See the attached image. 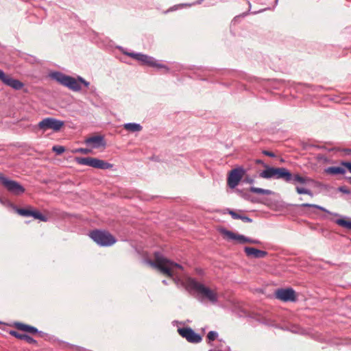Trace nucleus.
Here are the masks:
<instances>
[{
  "label": "nucleus",
  "instance_id": "4c0bfd02",
  "mask_svg": "<svg viewBox=\"0 0 351 351\" xmlns=\"http://www.w3.org/2000/svg\"><path fill=\"white\" fill-rule=\"evenodd\" d=\"M256 164H262V165H263V166L265 165V164H264V162H263V160H260V159L256 160Z\"/></svg>",
  "mask_w": 351,
  "mask_h": 351
},
{
  "label": "nucleus",
  "instance_id": "4be33fe9",
  "mask_svg": "<svg viewBox=\"0 0 351 351\" xmlns=\"http://www.w3.org/2000/svg\"><path fill=\"white\" fill-rule=\"evenodd\" d=\"M123 128L132 132H140L142 130L143 127L139 123H128L123 125Z\"/></svg>",
  "mask_w": 351,
  "mask_h": 351
},
{
  "label": "nucleus",
  "instance_id": "1a4fd4ad",
  "mask_svg": "<svg viewBox=\"0 0 351 351\" xmlns=\"http://www.w3.org/2000/svg\"><path fill=\"white\" fill-rule=\"evenodd\" d=\"M274 294L276 298L283 302H295L297 300L295 291L292 288L278 289Z\"/></svg>",
  "mask_w": 351,
  "mask_h": 351
},
{
  "label": "nucleus",
  "instance_id": "b1692460",
  "mask_svg": "<svg viewBox=\"0 0 351 351\" xmlns=\"http://www.w3.org/2000/svg\"><path fill=\"white\" fill-rule=\"evenodd\" d=\"M301 207H304V208H306V207H312V208H315L317 209H319L322 211H324L325 213H327L330 215H335V216H339V215L337 213H332L331 212H330L329 210H328L327 209H326L325 208L322 207V206H320L319 205H316V204H308V203H304V204H302L300 205Z\"/></svg>",
  "mask_w": 351,
  "mask_h": 351
},
{
  "label": "nucleus",
  "instance_id": "bb28decb",
  "mask_svg": "<svg viewBox=\"0 0 351 351\" xmlns=\"http://www.w3.org/2000/svg\"><path fill=\"white\" fill-rule=\"evenodd\" d=\"M295 191H296V192L298 194H306V195H309L311 197H313V192L311 190H309V189H305V188L297 186L295 187Z\"/></svg>",
  "mask_w": 351,
  "mask_h": 351
},
{
  "label": "nucleus",
  "instance_id": "c85d7f7f",
  "mask_svg": "<svg viewBox=\"0 0 351 351\" xmlns=\"http://www.w3.org/2000/svg\"><path fill=\"white\" fill-rule=\"evenodd\" d=\"M52 151L56 152V154L60 155L64 152L65 148H64V147L61 146V145H54L52 147Z\"/></svg>",
  "mask_w": 351,
  "mask_h": 351
},
{
  "label": "nucleus",
  "instance_id": "6e6552de",
  "mask_svg": "<svg viewBox=\"0 0 351 351\" xmlns=\"http://www.w3.org/2000/svg\"><path fill=\"white\" fill-rule=\"evenodd\" d=\"M63 125L64 121L51 117L45 118L38 124L39 129L43 131L51 129L55 132L59 131Z\"/></svg>",
  "mask_w": 351,
  "mask_h": 351
},
{
  "label": "nucleus",
  "instance_id": "20e7f679",
  "mask_svg": "<svg viewBox=\"0 0 351 351\" xmlns=\"http://www.w3.org/2000/svg\"><path fill=\"white\" fill-rule=\"evenodd\" d=\"M186 289L189 291H194L199 295L208 299L212 303H216L218 298L215 292L205 287L202 283L199 282L195 278H190L186 282Z\"/></svg>",
  "mask_w": 351,
  "mask_h": 351
},
{
  "label": "nucleus",
  "instance_id": "a211bd4d",
  "mask_svg": "<svg viewBox=\"0 0 351 351\" xmlns=\"http://www.w3.org/2000/svg\"><path fill=\"white\" fill-rule=\"evenodd\" d=\"M9 333L10 335L16 337L18 339L25 340L26 342H27L29 344H36L37 343V341L35 340L34 338H32V337H30L28 335L21 334L15 330H10Z\"/></svg>",
  "mask_w": 351,
  "mask_h": 351
},
{
  "label": "nucleus",
  "instance_id": "412c9836",
  "mask_svg": "<svg viewBox=\"0 0 351 351\" xmlns=\"http://www.w3.org/2000/svg\"><path fill=\"white\" fill-rule=\"evenodd\" d=\"M228 213L234 219H241L245 223H250L252 221V219L247 216L240 215L234 210H228Z\"/></svg>",
  "mask_w": 351,
  "mask_h": 351
},
{
  "label": "nucleus",
  "instance_id": "473e14b6",
  "mask_svg": "<svg viewBox=\"0 0 351 351\" xmlns=\"http://www.w3.org/2000/svg\"><path fill=\"white\" fill-rule=\"evenodd\" d=\"M263 154L265 155V156H269V157H275V154L274 153L271 152H269V151H267V150H263Z\"/></svg>",
  "mask_w": 351,
  "mask_h": 351
},
{
  "label": "nucleus",
  "instance_id": "f8f14e48",
  "mask_svg": "<svg viewBox=\"0 0 351 351\" xmlns=\"http://www.w3.org/2000/svg\"><path fill=\"white\" fill-rule=\"evenodd\" d=\"M16 213L23 217H33L34 219H39L41 221L46 222L48 218L37 210L28 208H16Z\"/></svg>",
  "mask_w": 351,
  "mask_h": 351
},
{
  "label": "nucleus",
  "instance_id": "58836bf2",
  "mask_svg": "<svg viewBox=\"0 0 351 351\" xmlns=\"http://www.w3.org/2000/svg\"><path fill=\"white\" fill-rule=\"evenodd\" d=\"M249 196H250V195H247V194H245V195H244V197H245V199H249Z\"/></svg>",
  "mask_w": 351,
  "mask_h": 351
},
{
  "label": "nucleus",
  "instance_id": "9b49d317",
  "mask_svg": "<svg viewBox=\"0 0 351 351\" xmlns=\"http://www.w3.org/2000/svg\"><path fill=\"white\" fill-rule=\"evenodd\" d=\"M244 172V169L241 167L234 169L230 172L228 178V184L230 188L234 189L239 184Z\"/></svg>",
  "mask_w": 351,
  "mask_h": 351
},
{
  "label": "nucleus",
  "instance_id": "7c9ffc66",
  "mask_svg": "<svg viewBox=\"0 0 351 351\" xmlns=\"http://www.w3.org/2000/svg\"><path fill=\"white\" fill-rule=\"evenodd\" d=\"M75 152H80L83 154H88L90 152V150L86 148H79L75 150Z\"/></svg>",
  "mask_w": 351,
  "mask_h": 351
},
{
  "label": "nucleus",
  "instance_id": "39448f33",
  "mask_svg": "<svg viewBox=\"0 0 351 351\" xmlns=\"http://www.w3.org/2000/svg\"><path fill=\"white\" fill-rule=\"evenodd\" d=\"M89 236L100 246H110L117 241L113 235L106 230H94L90 232Z\"/></svg>",
  "mask_w": 351,
  "mask_h": 351
},
{
  "label": "nucleus",
  "instance_id": "5701e85b",
  "mask_svg": "<svg viewBox=\"0 0 351 351\" xmlns=\"http://www.w3.org/2000/svg\"><path fill=\"white\" fill-rule=\"evenodd\" d=\"M94 158H95L90 157L76 158V162L80 165H87L93 167Z\"/></svg>",
  "mask_w": 351,
  "mask_h": 351
},
{
  "label": "nucleus",
  "instance_id": "2eb2a0df",
  "mask_svg": "<svg viewBox=\"0 0 351 351\" xmlns=\"http://www.w3.org/2000/svg\"><path fill=\"white\" fill-rule=\"evenodd\" d=\"M244 252L246 256L250 258H261L267 255V252L266 251L258 250L252 247H245Z\"/></svg>",
  "mask_w": 351,
  "mask_h": 351
},
{
  "label": "nucleus",
  "instance_id": "2f4dec72",
  "mask_svg": "<svg viewBox=\"0 0 351 351\" xmlns=\"http://www.w3.org/2000/svg\"><path fill=\"white\" fill-rule=\"evenodd\" d=\"M341 165L346 167L350 173H351V162H342Z\"/></svg>",
  "mask_w": 351,
  "mask_h": 351
},
{
  "label": "nucleus",
  "instance_id": "4468645a",
  "mask_svg": "<svg viewBox=\"0 0 351 351\" xmlns=\"http://www.w3.org/2000/svg\"><path fill=\"white\" fill-rule=\"evenodd\" d=\"M3 82L5 85L12 88L16 90H19L22 89L24 86V84L22 82H21L19 80L11 77L10 75H6L5 73L4 77L3 78Z\"/></svg>",
  "mask_w": 351,
  "mask_h": 351
},
{
  "label": "nucleus",
  "instance_id": "7ed1b4c3",
  "mask_svg": "<svg viewBox=\"0 0 351 351\" xmlns=\"http://www.w3.org/2000/svg\"><path fill=\"white\" fill-rule=\"evenodd\" d=\"M49 75L53 80L73 91L80 90L82 89L81 84H83L86 87H88L90 84L88 82L82 77H78L77 79H75L59 71L52 72Z\"/></svg>",
  "mask_w": 351,
  "mask_h": 351
},
{
  "label": "nucleus",
  "instance_id": "ddd939ff",
  "mask_svg": "<svg viewBox=\"0 0 351 351\" xmlns=\"http://www.w3.org/2000/svg\"><path fill=\"white\" fill-rule=\"evenodd\" d=\"M221 232L226 237L228 240L236 241L238 243L244 244L249 241V237L242 234H236L232 231L223 229Z\"/></svg>",
  "mask_w": 351,
  "mask_h": 351
},
{
  "label": "nucleus",
  "instance_id": "423d86ee",
  "mask_svg": "<svg viewBox=\"0 0 351 351\" xmlns=\"http://www.w3.org/2000/svg\"><path fill=\"white\" fill-rule=\"evenodd\" d=\"M0 182L10 193L19 195L25 192V188L19 182L12 180L0 173Z\"/></svg>",
  "mask_w": 351,
  "mask_h": 351
},
{
  "label": "nucleus",
  "instance_id": "cd10ccee",
  "mask_svg": "<svg viewBox=\"0 0 351 351\" xmlns=\"http://www.w3.org/2000/svg\"><path fill=\"white\" fill-rule=\"evenodd\" d=\"M218 337V333L216 331H210L207 335L208 344L212 346L211 341H215Z\"/></svg>",
  "mask_w": 351,
  "mask_h": 351
},
{
  "label": "nucleus",
  "instance_id": "9d476101",
  "mask_svg": "<svg viewBox=\"0 0 351 351\" xmlns=\"http://www.w3.org/2000/svg\"><path fill=\"white\" fill-rule=\"evenodd\" d=\"M178 333L184 338H185L189 342L193 343H197L202 341V337L195 332V331L188 327L180 328L178 329Z\"/></svg>",
  "mask_w": 351,
  "mask_h": 351
},
{
  "label": "nucleus",
  "instance_id": "aec40b11",
  "mask_svg": "<svg viewBox=\"0 0 351 351\" xmlns=\"http://www.w3.org/2000/svg\"><path fill=\"white\" fill-rule=\"evenodd\" d=\"M325 172L331 175H343L346 169L341 167H329L325 169Z\"/></svg>",
  "mask_w": 351,
  "mask_h": 351
},
{
  "label": "nucleus",
  "instance_id": "c9c22d12",
  "mask_svg": "<svg viewBox=\"0 0 351 351\" xmlns=\"http://www.w3.org/2000/svg\"><path fill=\"white\" fill-rule=\"evenodd\" d=\"M203 1L204 0H197L195 2H194L191 4H189V5L191 6V5H193L201 4L203 2Z\"/></svg>",
  "mask_w": 351,
  "mask_h": 351
},
{
  "label": "nucleus",
  "instance_id": "f03ea898",
  "mask_svg": "<svg viewBox=\"0 0 351 351\" xmlns=\"http://www.w3.org/2000/svg\"><path fill=\"white\" fill-rule=\"evenodd\" d=\"M154 261H149L148 263L152 267L158 269L162 273L166 274L169 277H173V270L174 269H182L181 265L174 263L171 260L165 258L163 255L157 252L154 253Z\"/></svg>",
  "mask_w": 351,
  "mask_h": 351
},
{
  "label": "nucleus",
  "instance_id": "a19ab883",
  "mask_svg": "<svg viewBox=\"0 0 351 351\" xmlns=\"http://www.w3.org/2000/svg\"><path fill=\"white\" fill-rule=\"evenodd\" d=\"M348 180H349L350 183L351 184V177L348 178Z\"/></svg>",
  "mask_w": 351,
  "mask_h": 351
},
{
  "label": "nucleus",
  "instance_id": "72a5a7b5",
  "mask_svg": "<svg viewBox=\"0 0 351 351\" xmlns=\"http://www.w3.org/2000/svg\"><path fill=\"white\" fill-rule=\"evenodd\" d=\"M248 243H252V244H260L261 241L257 239H252L249 238V241H247Z\"/></svg>",
  "mask_w": 351,
  "mask_h": 351
},
{
  "label": "nucleus",
  "instance_id": "ea45409f",
  "mask_svg": "<svg viewBox=\"0 0 351 351\" xmlns=\"http://www.w3.org/2000/svg\"><path fill=\"white\" fill-rule=\"evenodd\" d=\"M162 283H163L164 285H167V280H162Z\"/></svg>",
  "mask_w": 351,
  "mask_h": 351
},
{
  "label": "nucleus",
  "instance_id": "6ab92c4d",
  "mask_svg": "<svg viewBox=\"0 0 351 351\" xmlns=\"http://www.w3.org/2000/svg\"><path fill=\"white\" fill-rule=\"evenodd\" d=\"M112 165L103 160L98 158H94L93 167L99 169H108L111 168Z\"/></svg>",
  "mask_w": 351,
  "mask_h": 351
},
{
  "label": "nucleus",
  "instance_id": "0eeeda50",
  "mask_svg": "<svg viewBox=\"0 0 351 351\" xmlns=\"http://www.w3.org/2000/svg\"><path fill=\"white\" fill-rule=\"evenodd\" d=\"M128 55L148 66L156 67L158 69H164L165 70V73H167L169 70L167 66L158 63L153 57L149 56L147 55L134 53H128Z\"/></svg>",
  "mask_w": 351,
  "mask_h": 351
},
{
  "label": "nucleus",
  "instance_id": "a878e982",
  "mask_svg": "<svg viewBox=\"0 0 351 351\" xmlns=\"http://www.w3.org/2000/svg\"><path fill=\"white\" fill-rule=\"evenodd\" d=\"M335 222L339 226L351 230V221H347L344 219H338L335 220Z\"/></svg>",
  "mask_w": 351,
  "mask_h": 351
},
{
  "label": "nucleus",
  "instance_id": "f704fd0d",
  "mask_svg": "<svg viewBox=\"0 0 351 351\" xmlns=\"http://www.w3.org/2000/svg\"><path fill=\"white\" fill-rule=\"evenodd\" d=\"M343 152L346 154L351 156V149H344Z\"/></svg>",
  "mask_w": 351,
  "mask_h": 351
},
{
  "label": "nucleus",
  "instance_id": "e433bc0d",
  "mask_svg": "<svg viewBox=\"0 0 351 351\" xmlns=\"http://www.w3.org/2000/svg\"><path fill=\"white\" fill-rule=\"evenodd\" d=\"M4 77V71L0 69V80L3 82V78Z\"/></svg>",
  "mask_w": 351,
  "mask_h": 351
},
{
  "label": "nucleus",
  "instance_id": "f257e3e1",
  "mask_svg": "<svg viewBox=\"0 0 351 351\" xmlns=\"http://www.w3.org/2000/svg\"><path fill=\"white\" fill-rule=\"evenodd\" d=\"M265 169L261 171L259 176L265 179L283 180L287 182H292L293 184H307L313 182V180L306 176H301L300 174H292L285 167H271L267 165H264Z\"/></svg>",
  "mask_w": 351,
  "mask_h": 351
},
{
  "label": "nucleus",
  "instance_id": "dca6fc26",
  "mask_svg": "<svg viewBox=\"0 0 351 351\" xmlns=\"http://www.w3.org/2000/svg\"><path fill=\"white\" fill-rule=\"evenodd\" d=\"M87 145H92L93 148H99L106 146V141L103 136H93L86 139Z\"/></svg>",
  "mask_w": 351,
  "mask_h": 351
},
{
  "label": "nucleus",
  "instance_id": "79ce46f5",
  "mask_svg": "<svg viewBox=\"0 0 351 351\" xmlns=\"http://www.w3.org/2000/svg\"><path fill=\"white\" fill-rule=\"evenodd\" d=\"M248 5H249L250 7L251 6V4H250V3L249 1H248Z\"/></svg>",
  "mask_w": 351,
  "mask_h": 351
},
{
  "label": "nucleus",
  "instance_id": "f3484780",
  "mask_svg": "<svg viewBox=\"0 0 351 351\" xmlns=\"http://www.w3.org/2000/svg\"><path fill=\"white\" fill-rule=\"evenodd\" d=\"M14 327L19 330L28 332L33 335L41 333L36 328L21 322L14 323Z\"/></svg>",
  "mask_w": 351,
  "mask_h": 351
},
{
  "label": "nucleus",
  "instance_id": "393cba45",
  "mask_svg": "<svg viewBox=\"0 0 351 351\" xmlns=\"http://www.w3.org/2000/svg\"><path fill=\"white\" fill-rule=\"evenodd\" d=\"M250 190L251 192L257 193V194L267 195L271 194V191L270 190L264 189H261V188H257V187H254V186H252Z\"/></svg>",
  "mask_w": 351,
  "mask_h": 351
},
{
  "label": "nucleus",
  "instance_id": "c756f323",
  "mask_svg": "<svg viewBox=\"0 0 351 351\" xmlns=\"http://www.w3.org/2000/svg\"><path fill=\"white\" fill-rule=\"evenodd\" d=\"M338 190H339V191H340L344 194H348V195L351 194V191L350 189H348L346 186H340L338 189Z\"/></svg>",
  "mask_w": 351,
  "mask_h": 351
}]
</instances>
